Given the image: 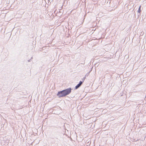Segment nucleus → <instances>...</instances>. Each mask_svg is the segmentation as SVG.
Instances as JSON below:
<instances>
[{
	"mask_svg": "<svg viewBox=\"0 0 146 146\" xmlns=\"http://www.w3.org/2000/svg\"><path fill=\"white\" fill-rule=\"evenodd\" d=\"M81 86L78 84L75 87V89L76 90L79 88Z\"/></svg>",
	"mask_w": 146,
	"mask_h": 146,
	"instance_id": "nucleus-3",
	"label": "nucleus"
},
{
	"mask_svg": "<svg viewBox=\"0 0 146 146\" xmlns=\"http://www.w3.org/2000/svg\"><path fill=\"white\" fill-rule=\"evenodd\" d=\"M33 57H31V59H33Z\"/></svg>",
	"mask_w": 146,
	"mask_h": 146,
	"instance_id": "nucleus-9",
	"label": "nucleus"
},
{
	"mask_svg": "<svg viewBox=\"0 0 146 146\" xmlns=\"http://www.w3.org/2000/svg\"><path fill=\"white\" fill-rule=\"evenodd\" d=\"M72 90L71 88H70L62 91H58L57 96L59 98L65 97L71 93Z\"/></svg>",
	"mask_w": 146,
	"mask_h": 146,
	"instance_id": "nucleus-1",
	"label": "nucleus"
},
{
	"mask_svg": "<svg viewBox=\"0 0 146 146\" xmlns=\"http://www.w3.org/2000/svg\"><path fill=\"white\" fill-rule=\"evenodd\" d=\"M31 60V59H30V60H28V62H30Z\"/></svg>",
	"mask_w": 146,
	"mask_h": 146,
	"instance_id": "nucleus-8",
	"label": "nucleus"
},
{
	"mask_svg": "<svg viewBox=\"0 0 146 146\" xmlns=\"http://www.w3.org/2000/svg\"><path fill=\"white\" fill-rule=\"evenodd\" d=\"M86 76H84L83 78L82 79V81H83V82H84V80H85L86 79Z\"/></svg>",
	"mask_w": 146,
	"mask_h": 146,
	"instance_id": "nucleus-6",
	"label": "nucleus"
},
{
	"mask_svg": "<svg viewBox=\"0 0 146 146\" xmlns=\"http://www.w3.org/2000/svg\"><path fill=\"white\" fill-rule=\"evenodd\" d=\"M83 81H80V82H79V83H78L81 86V85H82V84H83Z\"/></svg>",
	"mask_w": 146,
	"mask_h": 146,
	"instance_id": "nucleus-5",
	"label": "nucleus"
},
{
	"mask_svg": "<svg viewBox=\"0 0 146 146\" xmlns=\"http://www.w3.org/2000/svg\"><path fill=\"white\" fill-rule=\"evenodd\" d=\"M141 6H140L139 7V8L138 9L137 11V12L138 13H140L141 11Z\"/></svg>",
	"mask_w": 146,
	"mask_h": 146,
	"instance_id": "nucleus-4",
	"label": "nucleus"
},
{
	"mask_svg": "<svg viewBox=\"0 0 146 146\" xmlns=\"http://www.w3.org/2000/svg\"><path fill=\"white\" fill-rule=\"evenodd\" d=\"M89 74V73H87L85 75V76H86H86H88Z\"/></svg>",
	"mask_w": 146,
	"mask_h": 146,
	"instance_id": "nucleus-7",
	"label": "nucleus"
},
{
	"mask_svg": "<svg viewBox=\"0 0 146 146\" xmlns=\"http://www.w3.org/2000/svg\"><path fill=\"white\" fill-rule=\"evenodd\" d=\"M60 139H58V138H56L55 139L54 141L53 142V143L54 144H56L58 145V143L60 141Z\"/></svg>",
	"mask_w": 146,
	"mask_h": 146,
	"instance_id": "nucleus-2",
	"label": "nucleus"
},
{
	"mask_svg": "<svg viewBox=\"0 0 146 146\" xmlns=\"http://www.w3.org/2000/svg\"><path fill=\"white\" fill-rule=\"evenodd\" d=\"M52 138V139H54V138Z\"/></svg>",
	"mask_w": 146,
	"mask_h": 146,
	"instance_id": "nucleus-10",
	"label": "nucleus"
}]
</instances>
